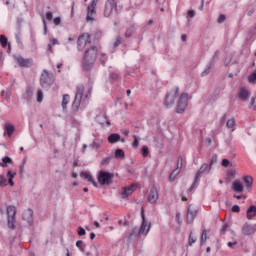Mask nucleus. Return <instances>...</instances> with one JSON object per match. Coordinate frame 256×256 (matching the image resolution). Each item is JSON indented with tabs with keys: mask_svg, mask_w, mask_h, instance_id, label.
I'll return each instance as SVG.
<instances>
[{
	"mask_svg": "<svg viewBox=\"0 0 256 256\" xmlns=\"http://www.w3.org/2000/svg\"><path fill=\"white\" fill-rule=\"evenodd\" d=\"M53 22H54V24H55L56 26L61 25V17H56V18H54Z\"/></svg>",
	"mask_w": 256,
	"mask_h": 256,
	"instance_id": "54",
	"label": "nucleus"
},
{
	"mask_svg": "<svg viewBox=\"0 0 256 256\" xmlns=\"http://www.w3.org/2000/svg\"><path fill=\"white\" fill-rule=\"evenodd\" d=\"M135 191V184L130 185L127 188H123V191L121 193L122 199H127L129 195H132V193Z\"/></svg>",
	"mask_w": 256,
	"mask_h": 256,
	"instance_id": "17",
	"label": "nucleus"
},
{
	"mask_svg": "<svg viewBox=\"0 0 256 256\" xmlns=\"http://www.w3.org/2000/svg\"><path fill=\"white\" fill-rule=\"evenodd\" d=\"M24 99L25 101H31L33 99V87L26 88Z\"/></svg>",
	"mask_w": 256,
	"mask_h": 256,
	"instance_id": "24",
	"label": "nucleus"
},
{
	"mask_svg": "<svg viewBox=\"0 0 256 256\" xmlns=\"http://www.w3.org/2000/svg\"><path fill=\"white\" fill-rule=\"evenodd\" d=\"M195 217H197V211L191 210V206H189L187 212V223L191 225V223L195 221Z\"/></svg>",
	"mask_w": 256,
	"mask_h": 256,
	"instance_id": "18",
	"label": "nucleus"
},
{
	"mask_svg": "<svg viewBox=\"0 0 256 256\" xmlns=\"http://www.w3.org/2000/svg\"><path fill=\"white\" fill-rule=\"evenodd\" d=\"M132 145L135 149H137V147H139V140L137 139V136H134V142Z\"/></svg>",
	"mask_w": 256,
	"mask_h": 256,
	"instance_id": "51",
	"label": "nucleus"
},
{
	"mask_svg": "<svg viewBox=\"0 0 256 256\" xmlns=\"http://www.w3.org/2000/svg\"><path fill=\"white\" fill-rule=\"evenodd\" d=\"M178 95L179 87H176L174 91L168 93L164 102L165 107H171L172 105H175V99H177Z\"/></svg>",
	"mask_w": 256,
	"mask_h": 256,
	"instance_id": "11",
	"label": "nucleus"
},
{
	"mask_svg": "<svg viewBox=\"0 0 256 256\" xmlns=\"http://www.w3.org/2000/svg\"><path fill=\"white\" fill-rule=\"evenodd\" d=\"M206 242H207V231L204 229L202 231L200 245H205Z\"/></svg>",
	"mask_w": 256,
	"mask_h": 256,
	"instance_id": "35",
	"label": "nucleus"
},
{
	"mask_svg": "<svg viewBox=\"0 0 256 256\" xmlns=\"http://www.w3.org/2000/svg\"><path fill=\"white\" fill-rule=\"evenodd\" d=\"M97 52H98L97 46H90V48H88L85 51L84 60H83L84 71H89V69L93 67V65L95 64V61H97Z\"/></svg>",
	"mask_w": 256,
	"mask_h": 256,
	"instance_id": "1",
	"label": "nucleus"
},
{
	"mask_svg": "<svg viewBox=\"0 0 256 256\" xmlns=\"http://www.w3.org/2000/svg\"><path fill=\"white\" fill-rule=\"evenodd\" d=\"M80 177H84V179L88 180L89 183H92V185L94 187H97V182H95V180H93V176H91V174H89L87 172H82V173H80Z\"/></svg>",
	"mask_w": 256,
	"mask_h": 256,
	"instance_id": "22",
	"label": "nucleus"
},
{
	"mask_svg": "<svg viewBox=\"0 0 256 256\" xmlns=\"http://www.w3.org/2000/svg\"><path fill=\"white\" fill-rule=\"evenodd\" d=\"M90 147H92V149H99V147H101V144L100 143H97V142H93Z\"/></svg>",
	"mask_w": 256,
	"mask_h": 256,
	"instance_id": "55",
	"label": "nucleus"
},
{
	"mask_svg": "<svg viewBox=\"0 0 256 256\" xmlns=\"http://www.w3.org/2000/svg\"><path fill=\"white\" fill-rule=\"evenodd\" d=\"M244 183L246 184L247 189H251L253 185V177L251 176H244Z\"/></svg>",
	"mask_w": 256,
	"mask_h": 256,
	"instance_id": "31",
	"label": "nucleus"
},
{
	"mask_svg": "<svg viewBox=\"0 0 256 256\" xmlns=\"http://www.w3.org/2000/svg\"><path fill=\"white\" fill-rule=\"evenodd\" d=\"M239 97L242 101H247V99H249V91L247 88L243 86L240 87Z\"/></svg>",
	"mask_w": 256,
	"mask_h": 256,
	"instance_id": "19",
	"label": "nucleus"
},
{
	"mask_svg": "<svg viewBox=\"0 0 256 256\" xmlns=\"http://www.w3.org/2000/svg\"><path fill=\"white\" fill-rule=\"evenodd\" d=\"M121 141V135L117 134V133H112L108 136V143H117Z\"/></svg>",
	"mask_w": 256,
	"mask_h": 256,
	"instance_id": "20",
	"label": "nucleus"
},
{
	"mask_svg": "<svg viewBox=\"0 0 256 256\" xmlns=\"http://www.w3.org/2000/svg\"><path fill=\"white\" fill-rule=\"evenodd\" d=\"M17 215V208L15 206L10 205L7 207V226L8 229H12L14 231L15 229V216Z\"/></svg>",
	"mask_w": 256,
	"mask_h": 256,
	"instance_id": "4",
	"label": "nucleus"
},
{
	"mask_svg": "<svg viewBox=\"0 0 256 256\" xmlns=\"http://www.w3.org/2000/svg\"><path fill=\"white\" fill-rule=\"evenodd\" d=\"M17 173H13L11 171L7 172V178H5V175H0V187H7V185H10V187H13L15 183L13 182V179H15V176ZM8 179V182H7Z\"/></svg>",
	"mask_w": 256,
	"mask_h": 256,
	"instance_id": "8",
	"label": "nucleus"
},
{
	"mask_svg": "<svg viewBox=\"0 0 256 256\" xmlns=\"http://www.w3.org/2000/svg\"><path fill=\"white\" fill-rule=\"evenodd\" d=\"M17 63L20 65V67H29L31 65V62L29 59H24V58H17Z\"/></svg>",
	"mask_w": 256,
	"mask_h": 256,
	"instance_id": "27",
	"label": "nucleus"
},
{
	"mask_svg": "<svg viewBox=\"0 0 256 256\" xmlns=\"http://www.w3.org/2000/svg\"><path fill=\"white\" fill-rule=\"evenodd\" d=\"M197 241L196 238L193 237V232H190V235H189V245H193V243H195Z\"/></svg>",
	"mask_w": 256,
	"mask_h": 256,
	"instance_id": "47",
	"label": "nucleus"
},
{
	"mask_svg": "<svg viewBox=\"0 0 256 256\" xmlns=\"http://www.w3.org/2000/svg\"><path fill=\"white\" fill-rule=\"evenodd\" d=\"M209 165L207 163L202 164V166L199 168V170L197 171L196 175H195V183H197L199 177H201V175H203V173H209Z\"/></svg>",
	"mask_w": 256,
	"mask_h": 256,
	"instance_id": "16",
	"label": "nucleus"
},
{
	"mask_svg": "<svg viewBox=\"0 0 256 256\" xmlns=\"http://www.w3.org/2000/svg\"><path fill=\"white\" fill-rule=\"evenodd\" d=\"M231 61H233V55L229 54L225 57L224 59V65L225 67H227V65H229V63H231Z\"/></svg>",
	"mask_w": 256,
	"mask_h": 256,
	"instance_id": "37",
	"label": "nucleus"
},
{
	"mask_svg": "<svg viewBox=\"0 0 256 256\" xmlns=\"http://www.w3.org/2000/svg\"><path fill=\"white\" fill-rule=\"evenodd\" d=\"M197 182H195V178H194V182H193V184L191 185V187L188 189V193H191V191H193V189H195V184H196Z\"/></svg>",
	"mask_w": 256,
	"mask_h": 256,
	"instance_id": "63",
	"label": "nucleus"
},
{
	"mask_svg": "<svg viewBox=\"0 0 256 256\" xmlns=\"http://www.w3.org/2000/svg\"><path fill=\"white\" fill-rule=\"evenodd\" d=\"M227 129H232V131H235V118H231L226 123Z\"/></svg>",
	"mask_w": 256,
	"mask_h": 256,
	"instance_id": "33",
	"label": "nucleus"
},
{
	"mask_svg": "<svg viewBox=\"0 0 256 256\" xmlns=\"http://www.w3.org/2000/svg\"><path fill=\"white\" fill-rule=\"evenodd\" d=\"M235 245H237V241L228 242V247H230V249H234Z\"/></svg>",
	"mask_w": 256,
	"mask_h": 256,
	"instance_id": "61",
	"label": "nucleus"
},
{
	"mask_svg": "<svg viewBox=\"0 0 256 256\" xmlns=\"http://www.w3.org/2000/svg\"><path fill=\"white\" fill-rule=\"evenodd\" d=\"M141 153H142L143 157H147V155H149V147L143 146L141 148Z\"/></svg>",
	"mask_w": 256,
	"mask_h": 256,
	"instance_id": "44",
	"label": "nucleus"
},
{
	"mask_svg": "<svg viewBox=\"0 0 256 256\" xmlns=\"http://www.w3.org/2000/svg\"><path fill=\"white\" fill-rule=\"evenodd\" d=\"M76 247H78V249H80V251H81L82 253H85V248L83 247V242H82V240H78V241L76 242Z\"/></svg>",
	"mask_w": 256,
	"mask_h": 256,
	"instance_id": "43",
	"label": "nucleus"
},
{
	"mask_svg": "<svg viewBox=\"0 0 256 256\" xmlns=\"http://www.w3.org/2000/svg\"><path fill=\"white\" fill-rule=\"evenodd\" d=\"M256 215V206L252 205L248 208L247 212H246V217L247 219H253V217H255Z\"/></svg>",
	"mask_w": 256,
	"mask_h": 256,
	"instance_id": "23",
	"label": "nucleus"
},
{
	"mask_svg": "<svg viewBox=\"0 0 256 256\" xmlns=\"http://www.w3.org/2000/svg\"><path fill=\"white\" fill-rule=\"evenodd\" d=\"M83 93H85V86L79 85L76 88V95L74 102L72 103V110L79 111V107H81V101L83 100Z\"/></svg>",
	"mask_w": 256,
	"mask_h": 256,
	"instance_id": "2",
	"label": "nucleus"
},
{
	"mask_svg": "<svg viewBox=\"0 0 256 256\" xmlns=\"http://www.w3.org/2000/svg\"><path fill=\"white\" fill-rule=\"evenodd\" d=\"M46 19L48 21H53V13L52 12H47L46 13Z\"/></svg>",
	"mask_w": 256,
	"mask_h": 256,
	"instance_id": "56",
	"label": "nucleus"
},
{
	"mask_svg": "<svg viewBox=\"0 0 256 256\" xmlns=\"http://www.w3.org/2000/svg\"><path fill=\"white\" fill-rule=\"evenodd\" d=\"M55 80L53 79V75L49 73L47 70H43L41 76H40V85L44 89H47L48 87H51Z\"/></svg>",
	"mask_w": 256,
	"mask_h": 256,
	"instance_id": "5",
	"label": "nucleus"
},
{
	"mask_svg": "<svg viewBox=\"0 0 256 256\" xmlns=\"http://www.w3.org/2000/svg\"><path fill=\"white\" fill-rule=\"evenodd\" d=\"M253 13H255V9H249V10H247V15H248V17H251V15H253Z\"/></svg>",
	"mask_w": 256,
	"mask_h": 256,
	"instance_id": "64",
	"label": "nucleus"
},
{
	"mask_svg": "<svg viewBox=\"0 0 256 256\" xmlns=\"http://www.w3.org/2000/svg\"><path fill=\"white\" fill-rule=\"evenodd\" d=\"M113 160V156H109L107 158H104L102 161H101V165H107L109 163H111V161Z\"/></svg>",
	"mask_w": 256,
	"mask_h": 256,
	"instance_id": "45",
	"label": "nucleus"
},
{
	"mask_svg": "<svg viewBox=\"0 0 256 256\" xmlns=\"http://www.w3.org/2000/svg\"><path fill=\"white\" fill-rule=\"evenodd\" d=\"M211 69H213V62H210L209 64H207L205 70L202 72L201 76L202 77H207V75H209V73H211Z\"/></svg>",
	"mask_w": 256,
	"mask_h": 256,
	"instance_id": "30",
	"label": "nucleus"
},
{
	"mask_svg": "<svg viewBox=\"0 0 256 256\" xmlns=\"http://www.w3.org/2000/svg\"><path fill=\"white\" fill-rule=\"evenodd\" d=\"M231 211H232L233 213H239V211H241V208H239L238 205H234V206L232 207Z\"/></svg>",
	"mask_w": 256,
	"mask_h": 256,
	"instance_id": "52",
	"label": "nucleus"
},
{
	"mask_svg": "<svg viewBox=\"0 0 256 256\" xmlns=\"http://www.w3.org/2000/svg\"><path fill=\"white\" fill-rule=\"evenodd\" d=\"M0 43L2 47H7V37L5 35H0Z\"/></svg>",
	"mask_w": 256,
	"mask_h": 256,
	"instance_id": "41",
	"label": "nucleus"
},
{
	"mask_svg": "<svg viewBox=\"0 0 256 256\" xmlns=\"http://www.w3.org/2000/svg\"><path fill=\"white\" fill-rule=\"evenodd\" d=\"M233 191H235L236 193H243V184H241L239 181H234Z\"/></svg>",
	"mask_w": 256,
	"mask_h": 256,
	"instance_id": "25",
	"label": "nucleus"
},
{
	"mask_svg": "<svg viewBox=\"0 0 256 256\" xmlns=\"http://www.w3.org/2000/svg\"><path fill=\"white\" fill-rule=\"evenodd\" d=\"M229 228V225L228 224H225L222 228H221V233L223 235H225V232L227 231V229Z\"/></svg>",
	"mask_w": 256,
	"mask_h": 256,
	"instance_id": "60",
	"label": "nucleus"
},
{
	"mask_svg": "<svg viewBox=\"0 0 256 256\" xmlns=\"http://www.w3.org/2000/svg\"><path fill=\"white\" fill-rule=\"evenodd\" d=\"M182 167H183V158L179 157L178 161H177V168L176 169H178V171H181Z\"/></svg>",
	"mask_w": 256,
	"mask_h": 256,
	"instance_id": "46",
	"label": "nucleus"
},
{
	"mask_svg": "<svg viewBox=\"0 0 256 256\" xmlns=\"http://www.w3.org/2000/svg\"><path fill=\"white\" fill-rule=\"evenodd\" d=\"M227 19V17L224 14H221L217 20V23L221 24V23H225V20Z\"/></svg>",
	"mask_w": 256,
	"mask_h": 256,
	"instance_id": "48",
	"label": "nucleus"
},
{
	"mask_svg": "<svg viewBox=\"0 0 256 256\" xmlns=\"http://www.w3.org/2000/svg\"><path fill=\"white\" fill-rule=\"evenodd\" d=\"M23 221H26L29 225V227H31V225H33V210L32 209H27L22 216Z\"/></svg>",
	"mask_w": 256,
	"mask_h": 256,
	"instance_id": "15",
	"label": "nucleus"
},
{
	"mask_svg": "<svg viewBox=\"0 0 256 256\" xmlns=\"http://www.w3.org/2000/svg\"><path fill=\"white\" fill-rule=\"evenodd\" d=\"M4 127L8 137H11V135L15 133V126H13V124L6 122Z\"/></svg>",
	"mask_w": 256,
	"mask_h": 256,
	"instance_id": "21",
	"label": "nucleus"
},
{
	"mask_svg": "<svg viewBox=\"0 0 256 256\" xmlns=\"http://www.w3.org/2000/svg\"><path fill=\"white\" fill-rule=\"evenodd\" d=\"M43 25H44V35H47V21H45V18H42Z\"/></svg>",
	"mask_w": 256,
	"mask_h": 256,
	"instance_id": "59",
	"label": "nucleus"
},
{
	"mask_svg": "<svg viewBox=\"0 0 256 256\" xmlns=\"http://www.w3.org/2000/svg\"><path fill=\"white\" fill-rule=\"evenodd\" d=\"M114 156L116 159H123L125 157V152L121 149H116Z\"/></svg>",
	"mask_w": 256,
	"mask_h": 256,
	"instance_id": "34",
	"label": "nucleus"
},
{
	"mask_svg": "<svg viewBox=\"0 0 256 256\" xmlns=\"http://www.w3.org/2000/svg\"><path fill=\"white\" fill-rule=\"evenodd\" d=\"M114 175L106 171H100L98 175V182L100 185H111Z\"/></svg>",
	"mask_w": 256,
	"mask_h": 256,
	"instance_id": "9",
	"label": "nucleus"
},
{
	"mask_svg": "<svg viewBox=\"0 0 256 256\" xmlns=\"http://www.w3.org/2000/svg\"><path fill=\"white\" fill-rule=\"evenodd\" d=\"M135 235H141V233H139V228H137V227H135L131 230V232L129 234V238L135 237Z\"/></svg>",
	"mask_w": 256,
	"mask_h": 256,
	"instance_id": "36",
	"label": "nucleus"
},
{
	"mask_svg": "<svg viewBox=\"0 0 256 256\" xmlns=\"http://www.w3.org/2000/svg\"><path fill=\"white\" fill-rule=\"evenodd\" d=\"M114 11H117V2L115 0H107L104 8V17H110Z\"/></svg>",
	"mask_w": 256,
	"mask_h": 256,
	"instance_id": "10",
	"label": "nucleus"
},
{
	"mask_svg": "<svg viewBox=\"0 0 256 256\" xmlns=\"http://www.w3.org/2000/svg\"><path fill=\"white\" fill-rule=\"evenodd\" d=\"M78 50L83 51L85 47H91V35L84 33L78 37L77 40Z\"/></svg>",
	"mask_w": 256,
	"mask_h": 256,
	"instance_id": "7",
	"label": "nucleus"
},
{
	"mask_svg": "<svg viewBox=\"0 0 256 256\" xmlns=\"http://www.w3.org/2000/svg\"><path fill=\"white\" fill-rule=\"evenodd\" d=\"M188 103H189V94L182 93L176 106V113H180V114L184 113L185 109H187Z\"/></svg>",
	"mask_w": 256,
	"mask_h": 256,
	"instance_id": "6",
	"label": "nucleus"
},
{
	"mask_svg": "<svg viewBox=\"0 0 256 256\" xmlns=\"http://www.w3.org/2000/svg\"><path fill=\"white\" fill-rule=\"evenodd\" d=\"M97 3H99V0H92L90 5H88L86 16L87 23H93V21H95V15H97Z\"/></svg>",
	"mask_w": 256,
	"mask_h": 256,
	"instance_id": "3",
	"label": "nucleus"
},
{
	"mask_svg": "<svg viewBox=\"0 0 256 256\" xmlns=\"http://www.w3.org/2000/svg\"><path fill=\"white\" fill-rule=\"evenodd\" d=\"M50 43L47 46V51H49V53H51V50L53 49V45H59V41L55 38H50Z\"/></svg>",
	"mask_w": 256,
	"mask_h": 256,
	"instance_id": "32",
	"label": "nucleus"
},
{
	"mask_svg": "<svg viewBox=\"0 0 256 256\" xmlns=\"http://www.w3.org/2000/svg\"><path fill=\"white\" fill-rule=\"evenodd\" d=\"M179 173H181V170H179V168H176L171 172V174L169 176L170 183H173V181H175V179H176L177 175H179Z\"/></svg>",
	"mask_w": 256,
	"mask_h": 256,
	"instance_id": "29",
	"label": "nucleus"
},
{
	"mask_svg": "<svg viewBox=\"0 0 256 256\" xmlns=\"http://www.w3.org/2000/svg\"><path fill=\"white\" fill-rule=\"evenodd\" d=\"M7 165H13V160L9 156H5L0 162V167H7Z\"/></svg>",
	"mask_w": 256,
	"mask_h": 256,
	"instance_id": "26",
	"label": "nucleus"
},
{
	"mask_svg": "<svg viewBox=\"0 0 256 256\" xmlns=\"http://www.w3.org/2000/svg\"><path fill=\"white\" fill-rule=\"evenodd\" d=\"M176 221H177L178 225H181V214L180 213L176 214Z\"/></svg>",
	"mask_w": 256,
	"mask_h": 256,
	"instance_id": "62",
	"label": "nucleus"
},
{
	"mask_svg": "<svg viewBox=\"0 0 256 256\" xmlns=\"http://www.w3.org/2000/svg\"><path fill=\"white\" fill-rule=\"evenodd\" d=\"M256 232V225H250L249 223H245L242 227L243 235H253Z\"/></svg>",
	"mask_w": 256,
	"mask_h": 256,
	"instance_id": "14",
	"label": "nucleus"
},
{
	"mask_svg": "<svg viewBox=\"0 0 256 256\" xmlns=\"http://www.w3.org/2000/svg\"><path fill=\"white\" fill-rule=\"evenodd\" d=\"M121 43H122V38L118 37L116 42L114 43V47H119V45H121Z\"/></svg>",
	"mask_w": 256,
	"mask_h": 256,
	"instance_id": "58",
	"label": "nucleus"
},
{
	"mask_svg": "<svg viewBox=\"0 0 256 256\" xmlns=\"http://www.w3.org/2000/svg\"><path fill=\"white\" fill-rule=\"evenodd\" d=\"M110 79H112V81H118L119 80V74L111 73L110 74Z\"/></svg>",
	"mask_w": 256,
	"mask_h": 256,
	"instance_id": "49",
	"label": "nucleus"
},
{
	"mask_svg": "<svg viewBox=\"0 0 256 256\" xmlns=\"http://www.w3.org/2000/svg\"><path fill=\"white\" fill-rule=\"evenodd\" d=\"M159 201V191H157V187L153 186L148 195L149 203H157Z\"/></svg>",
	"mask_w": 256,
	"mask_h": 256,
	"instance_id": "13",
	"label": "nucleus"
},
{
	"mask_svg": "<svg viewBox=\"0 0 256 256\" xmlns=\"http://www.w3.org/2000/svg\"><path fill=\"white\" fill-rule=\"evenodd\" d=\"M1 97H6L7 101H9V99H11V90L7 91V92L5 90H3L1 92Z\"/></svg>",
	"mask_w": 256,
	"mask_h": 256,
	"instance_id": "40",
	"label": "nucleus"
},
{
	"mask_svg": "<svg viewBox=\"0 0 256 256\" xmlns=\"http://www.w3.org/2000/svg\"><path fill=\"white\" fill-rule=\"evenodd\" d=\"M85 229H83V227H78V235L81 237L83 235H85Z\"/></svg>",
	"mask_w": 256,
	"mask_h": 256,
	"instance_id": "53",
	"label": "nucleus"
},
{
	"mask_svg": "<svg viewBox=\"0 0 256 256\" xmlns=\"http://www.w3.org/2000/svg\"><path fill=\"white\" fill-rule=\"evenodd\" d=\"M134 33H135V28H134V27H131V28H129V29L126 30L125 37L129 38V37H131Z\"/></svg>",
	"mask_w": 256,
	"mask_h": 256,
	"instance_id": "38",
	"label": "nucleus"
},
{
	"mask_svg": "<svg viewBox=\"0 0 256 256\" xmlns=\"http://www.w3.org/2000/svg\"><path fill=\"white\" fill-rule=\"evenodd\" d=\"M69 99H70V97L68 94H65L63 96L62 104H61L63 111H67V105H69Z\"/></svg>",
	"mask_w": 256,
	"mask_h": 256,
	"instance_id": "28",
	"label": "nucleus"
},
{
	"mask_svg": "<svg viewBox=\"0 0 256 256\" xmlns=\"http://www.w3.org/2000/svg\"><path fill=\"white\" fill-rule=\"evenodd\" d=\"M189 17H191V19H193V17H195V12L193 10L188 11L187 18L189 19Z\"/></svg>",
	"mask_w": 256,
	"mask_h": 256,
	"instance_id": "57",
	"label": "nucleus"
},
{
	"mask_svg": "<svg viewBox=\"0 0 256 256\" xmlns=\"http://www.w3.org/2000/svg\"><path fill=\"white\" fill-rule=\"evenodd\" d=\"M141 217H142V224L141 227L139 229V233L142 235H147V233H149V230L151 229V223L150 222H146L145 220V211L141 210Z\"/></svg>",
	"mask_w": 256,
	"mask_h": 256,
	"instance_id": "12",
	"label": "nucleus"
},
{
	"mask_svg": "<svg viewBox=\"0 0 256 256\" xmlns=\"http://www.w3.org/2000/svg\"><path fill=\"white\" fill-rule=\"evenodd\" d=\"M230 163L228 159H223L221 165L222 167H229Z\"/></svg>",
	"mask_w": 256,
	"mask_h": 256,
	"instance_id": "50",
	"label": "nucleus"
},
{
	"mask_svg": "<svg viewBox=\"0 0 256 256\" xmlns=\"http://www.w3.org/2000/svg\"><path fill=\"white\" fill-rule=\"evenodd\" d=\"M37 102L38 103H42L43 102V91L42 90H38L37 91Z\"/></svg>",
	"mask_w": 256,
	"mask_h": 256,
	"instance_id": "42",
	"label": "nucleus"
},
{
	"mask_svg": "<svg viewBox=\"0 0 256 256\" xmlns=\"http://www.w3.org/2000/svg\"><path fill=\"white\" fill-rule=\"evenodd\" d=\"M215 163H217V154H214L212 156V159L210 160V164H209V170L212 169L213 165H215Z\"/></svg>",
	"mask_w": 256,
	"mask_h": 256,
	"instance_id": "39",
	"label": "nucleus"
}]
</instances>
